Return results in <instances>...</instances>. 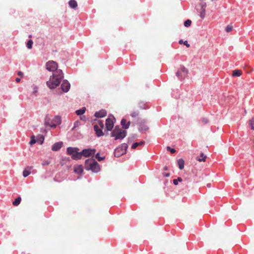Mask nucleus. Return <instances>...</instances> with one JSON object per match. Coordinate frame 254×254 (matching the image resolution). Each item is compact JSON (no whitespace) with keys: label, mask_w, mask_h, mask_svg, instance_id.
<instances>
[{"label":"nucleus","mask_w":254,"mask_h":254,"mask_svg":"<svg viewBox=\"0 0 254 254\" xmlns=\"http://www.w3.org/2000/svg\"><path fill=\"white\" fill-rule=\"evenodd\" d=\"M63 77L64 74L62 70H57L53 73V75L50 76L49 80L47 81V85L50 89H54L60 85Z\"/></svg>","instance_id":"obj_1"},{"label":"nucleus","mask_w":254,"mask_h":254,"mask_svg":"<svg viewBox=\"0 0 254 254\" xmlns=\"http://www.w3.org/2000/svg\"><path fill=\"white\" fill-rule=\"evenodd\" d=\"M85 168L86 170H90L93 173H98L100 171L99 164L95 161L87 159L85 162Z\"/></svg>","instance_id":"obj_2"},{"label":"nucleus","mask_w":254,"mask_h":254,"mask_svg":"<svg viewBox=\"0 0 254 254\" xmlns=\"http://www.w3.org/2000/svg\"><path fill=\"white\" fill-rule=\"evenodd\" d=\"M61 118L59 116H56L52 119H51L49 116H47L45 119V125L47 127L48 126L54 128L57 125L61 124Z\"/></svg>","instance_id":"obj_3"},{"label":"nucleus","mask_w":254,"mask_h":254,"mask_svg":"<svg viewBox=\"0 0 254 254\" xmlns=\"http://www.w3.org/2000/svg\"><path fill=\"white\" fill-rule=\"evenodd\" d=\"M127 135V131L123 130L119 127L116 126L111 133V136L116 140H122Z\"/></svg>","instance_id":"obj_4"},{"label":"nucleus","mask_w":254,"mask_h":254,"mask_svg":"<svg viewBox=\"0 0 254 254\" xmlns=\"http://www.w3.org/2000/svg\"><path fill=\"white\" fill-rule=\"evenodd\" d=\"M79 149L76 147H68L67 148V154L71 156L74 160L80 159V152Z\"/></svg>","instance_id":"obj_5"},{"label":"nucleus","mask_w":254,"mask_h":254,"mask_svg":"<svg viewBox=\"0 0 254 254\" xmlns=\"http://www.w3.org/2000/svg\"><path fill=\"white\" fill-rule=\"evenodd\" d=\"M127 145L126 143H123L121 146L118 147L115 149V156L119 157L126 153L127 148Z\"/></svg>","instance_id":"obj_6"},{"label":"nucleus","mask_w":254,"mask_h":254,"mask_svg":"<svg viewBox=\"0 0 254 254\" xmlns=\"http://www.w3.org/2000/svg\"><path fill=\"white\" fill-rule=\"evenodd\" d=\"M95 152L96 150L95 149H84L79 152L80 154V159H81L82 156H84L85 157L93 156L94 155Z\"/></svg>","instance_id":"obj_7"},{"label":"nucleus","mask_w":254,"mask_h":254,"mask_svg":"<svg viewBox=\"0 0 254 254\" xmlns=\"http://www.w3.org/2000/svg\"><path fill=\"white\" fill-rule=\"evenodd\" d=\"M58 66L57 63L53 61H50L46 64V69L50 71L53 72V73L55 72L56 70H59Z\"/></svg>","instance_id":"obj_8"},{"label":"nucleus","mask_w":254,"mask_h":254,"mask_svg":"<svg viewBox=\"0 0 254 254\" xmlns=\"http://www.w3.org/2000/svg\"><path fill=\"white\" fill-rule=\"evenodd\" d=\"M115 119L113 115H109L106 120V128L107 130H111L114 126Z\"/></svg>","instance_id":"obj_9"},{"label":"nucleus","mask_w":254,"mask_h":254,"mask_svg":"<svg viewBox=\"0 0 254 254\" xmlns=\"http://www.w3.org/2000/svg\"><path fill=\"white\" fill-rule=\"evenodd\" d=\"M187 73V69L184 66H182L180 70L177 72L176 75L179 78L181 79L186 76Z\"/></svg>","instance_id":"obj_10"},{"label":"nucleus","mask_w":254,"mask_h":254,"mask_svg":"<svg viewBox=\"0 0 254 254\" xmlns=\"http://www.w3.org/2000/svg\"><path fill=\"white\" fill-rule=\"evenodd\" d=\"M70 87V84L69 82L66 80H64L61 85V88L63 92H67L69 91Z\"/></svg>","instance_id":"obj_11"},{"label":"nucleus","mask_w":254,"mask_h":254,"mask_svg":"<svg viewBox=\"0 0 254 254\" xmlns=\"http://www.w3.org/2000/svg\"><path fill=\"white\" fill-rule=\"evenodd\" d=\"M63 145L62 141H59L54 143L52 146V150L54 151H57L60 150Z\"/></svg>","instance_id":"obj_12"},{"label":"nucleus","mask_w":254,"mask_h":254,"mask_svg":"<svg viewBox=\"0 0 254 254\" xmlns=\"http://www.w3.org/2000/svg\"><path fill=\"white\" fill-rule=\"evenodd\" d=\"M94 129L97 136L99 137L103 135V128L99 127L98 125H94Z\"/></svg>","instance_id":"obj_13"},{"label":"nucleus","mask_w":254,"mask_h":254,"mask_svg":"<svg viewBox=\"0 0 254 254\" xmlns=\"http://www.w3.org/2000/svg\"><path fill=\"white\" fill-rule=\"evenodd\" d=\"M107 115V112L105 110H101L98 112H95L94 116L96 118H103L106 116Z\"/></svg>","instance_id":"obj_14"},{"label":"nucleus","mask_w":254,"mask_h":254,"mask_svg":"<svg viewBox=\"0 0 254 254\" xmlns=\"http://www.w3.org/2000/svg\"><path fill=\"white\" fill-rule=\"evenodd\" d=\"M83 167L80 165H77L74 167V172L77 174H81L83 172Z\"/></svg>","instance_id":"obj_15"},{"label":"nucleus","mask_w":254,"mask_h":254,"mask_svg":"<svg viewBox=\"0 0 254 254\" xmlns=\"http://www.w3.org/2000/svg\"><path fill=\"white\" fill-rule=\"evenodd\" d=\"M121 123L124 129H127L129 127L130 124V122L129 121L127 122V120L125 119H123L121 121Z\"/></svg>","instance_id":"obj_16"},{"label":"nucleus","mask_w":254,"mask_h":254,"mask_svg":"<svg viewBox=\"0 0 254 254\" xmlns=\"http://www.w3.org/2000/svg\"><path fill=\"white\" fill-rule=\"evenodd\" d=\"M69 6L73 9H75L77 7V3L75 0H70L68 2Z\"/></svg>","instance_id":"obj_17"},{"label":"nucleus","mask_w":254,"mask_h":254,"mask_svg":"<svg viewBox=\"0 0 254 254\" xmlns=\"http://www.w3.org/2000/svg\"><path fill=\"white\" fill-rule=\"evenodd\" d=\"M86 110V108L84 107L78 109L75 111V113L77 116H81L83 115Z\"/></svg>","instance_id":"obj_18"},{"label":"nucleus","mask_w":254,"mask_h":254,"mask_svg":"<svg viewBox=\"0 0 254 254\" xmlns=\"http://www.w3.org/2000/svg\"><path fill=\"white\" fill-rule=\"evenodd\" d=\"M32 167H28L25 169L23 172V176L24 177H26L31 173V170Z\"/></svg>","instance_id":"obj_19"},{"label":"nucleus","mask_w":254,"mask_h":254,"mask_svg":"<svg viewBox=\"0 0 254 254\" xmlns=\"http://www.w3.org/2000/svg\"><path fill=\"white\" fill-rule=\"evenodd\" d=\"M177 164L180 170H182L184 168V161L183 159H179L177 161Z\"/></svg>","instance_id":"obj_20"},{"label":"nucleus","mask_w":254,"mask_h":254,"mask_svg":"<svg viewBox=\"0 0 254 254\" xmlns=\"http://www.w3.org/2000/svg\"><path fill=\"white\" fill-rule=\"evenodd\" d=\"M242 71L240 70L236 69L233 71V76H240L242 75Z\"/></svg>","instance_id":"obj_21"},{"label":"nucleus","mask_w":254,"mask_h":254,"mask_svg":"<svg viewBox=\"0 0 254 254\" xmlns=\"http://www.w3.org/2000/svg\"><path fill=\"white\" fill-rule=\"evenodd\" d=\"M144 143L145 142L144 141H141L139 142H135L132 145L131 148L135 149L137 146L143 145Z\"/></svg>","instance_id":"obj_22"},{"label":"nucleus","mask_w":254,"mask_h":254,"mask_svg":"<svg viewBox=\"0 0 254 254\" xmlns=\"http://www.w3.org/2000/svg\"><path fill=\"white\" fill-rule=\"evenodd\" d=\"M148 129L147 126L144 124H140L139 126V130L146 131Z\"/></svg>","instance_id":"obj_23"},{"label":"nucleus","mask_w":254,"mask_h":254,"mask_svg":"<svg viewBox=\"0 0 254 254\" xmlns=\"http://www.w3.org/2000/svg\"><path fill=\"white\" fill-rule=\"evenodd\" d=\"M21 200V199L20 197H17L15 199V200L13 202V203H12L13 205L14 206L18 205L20 203Z\"/></svg>","instance_id":"obj_24"},{"label":"nucleus","mask_w":254,"mask_h":254,"mask_svg":"<svg viewBox=\"0 0 254 254\" xmlns=\"http://www.w3.org/2000/svg\"><path fill=\"white\" fill-rule=\"evenodd\" d=\"M95 158L99 161H101L102 160H103L104 159H105V157L104 156H103V157H101L100 156V154L99 153H97V154H96L95 155Z\"/></svg>","instance_id":"obj_25"},{"label":"nucleus","mask_w":254,"mask_h":254,"mask_svg":"<svg viewBox=\"0 0 254 254\" xmlns=\"http://www.w3.org/2000/svg\"><path fill=\"white\" fill-rule=\"evenodd\" d=\"M206 158V156L204 155L203 153H201L200 156L199 158L197 159V160L199 162L204 161Z\"/></svg>","instance_id":"obj_26"},{"label":"nucleus","mask_w":254,"mask_h":254,"mask_svg":"<svg viewBox=\"0 0 254 254\" xmlns=\"http://www.w3.org/2000/svg\"><path fill=\"white\" fill-rule=\"evenodd\" d=\"M36 142V140L35 139V136L34 135L31 136V139L29 142V144L30 145H32Z\"/></svg>","instance_id":"obj_27"},{"label":"nucleus","mask_w":254,"mask_h":254,"mask_svg":"<svg viewBox=\"0 0 254 254\" xmlns=\"http://www.w3.org/2000/svg\"><path fill=\"white\" fill-rule=\"evenodd\" d=\"M249 125L251 129L254 130V118H252L249 122Z\"/></svg>","instance_id":"obj_28"},{"label":"nucleus","mask_w":254,"mask_h":254,"mask_svg":"<svg viewBox=\"0 0 254 254\" xmlns=\"http://www.w3.org/2000/svg\"><path fill=\"white\" fill-rule=\"evenodd\" d=\"M191 24V20L188 19L185 21L184 26L186 27H189L190 26Z\"/></svg>","instance_id":"obj_29"},{"label":"nucleus","mask_w":254,"mask_h":254,"mask_svg":"<svg viewBox=\"0 0 254 254\" xmlns=\"http://www.w3.org/2000/svg\"><path fill=\"white\" fill-rule=\"evenodd\" d=\"M183 181V180L181 178L179 177L177 179H174L173 180V183L175 185H177L178 184V182H181Z\"/></svg>","instance_id":"obj_30"},{"label":"nucleus","mask_w":254,"mask_h":254,"mask_svg":"<svg viewBox=\"0 0 254 254\" xmlns=\"http://www.w3.org/2000/svg\"><path fill=\"white\" fill-rule=\"evenodd\" d=\"M33 42L31 40H29L27 43V47L29 49H31L32 47Z\"/></svg>","instance_id":"obj_31"},{"label":"nucleus","mask_w":254,"mask_h":254,"mask_svg":"<svg viewBox=\"0 0 254 254\" xmlns=\"http://www.w3.org/2000/svg\"><path fill=\"white\" fill-rule=\"evenodd\" d=\"M205 15V9H201L199 16L201 18H204Z\"/></svg>","instance_id":"obj_32"},{"label":"nucleus","mask_w":254,"mask_h":254,"mask_svg":"<svg viewBox=\"0 0 254 254\" xmlns=\"http://www.w3.org/2000/svg\"><path fill=\"white\" fill-rule=\"evenodd\" d=\"M179 44H184V45H185L187 47H190V45L188 44V42L187 41H185V42H183V40H180L179 41Z\"/></svg>","instance_id":"obj_33"},{"label":"nucleus","mask_w":254,"mask_h":254,"mask_svg":"<svg viewBox=\"0 0 254 254\" xmlns=\"http://www.w3.org/2000/svg\"><path fill=\"white\" fill-rule=\"evenodd\" d=\"M139 107L140 109H145L146 108V105L144 102H140L139 103Z\"/></svg>","instance_id":"obj_34"},{"label":"nucleus","mask_w":254,"mask_h":254,"mask_svg":"<svg viewBox=\"0 0 254 254\" xmlns=\"http://www.w3.org/2000/svg\"><path fill=\"white\" fill-rule=\"evenodd\" d=\"M138 115V112L134 111L130 114V116L132 118H135Z\"/></svg>","instance_id":"obj_35"},{"label":"nucleus","mask_w":254,"mask_h":254,"mask_svg":"<svg viewBox=\"0 0 254 254\" xmlns=\"http://www.w3.org/2000/svg\"><path fill=\"white\" fill-rule=\"evenodd\" d=\"M97 122H98V124L97 125H98L99 127L103 128V127H104L103 122L100 120H98Z\"/></svg>","instance_id":"obj_36"},{"label":"nucleus","mask_w":254,"mask_h":254,"mask_svg":"<svg viewBox=\"0 0 254 254\" xmlns=\"http://www.w3.org/2000/svg\"><path fill=\"white\" fill-rule=\"evenodd\" d=\"M80 125V122L78 121H76L74 123V126L73 128H72L73 130L76 127H78Z\"/></svg>","instance_id":"obj_37"},{"label":"nucleus","mask_w":254,"mask_h":254,"mask_svg":"<svg viewBox=\"0 0 254 254\" xmlns=\"http://www.w3.org/2000/svg\"><path fill=\"white\" fill-rule=\"evenodd\" d=\"M167 150L171 152V153H174L176 152V150L174 148H171L170 146L167 147Z\"/></svg>","instance_id":"obj_38"},{"label":"nucleus","mask_w":254,"mask_h":254,"mask_svg":"<svg viewBox=\"0 0 254 254\" xmlns=\"http://www.w3.org/2000/svg\"><path fill=\"white\" fill-rule=\"evenodd\" d=\"M232 26L230 25H228L226 28V31L227 32H230L232 30Z\"/></svg>","instance_id":"obj_39"},{"label":"nucleus","mask_w":254,"mask_h":254,"mask_svg":"<svg viewBox=\"0 0 254 254\" xmlns=\"http://www.w3.org/2000/svg\"><path fill=\"white\" fill-rule=\"evenodd\" d=\"M80 119L83 121H86L87 118L85 116H80Z\"/></svg>","instance_id":"obj_40"},{"label":"nucleus","mask_w":254,"mask_h":254,"mask_svg":"<svg viewBox=\"0 0 254 254\" xmlns=\"http://www.w3.org/2000/svg\"><path fill=\"white\" fill-rule=\"evenodd\" d=\"M33 92L34 93H36L38 91V87L37 86H34L33 87Z\"/></svg>","instance_id":"obj_41"},{"label":"nucleus","mask_w":254,"mask_h":254,"mask_svg":"<svg viewBox=\"0 0 254 254\" xmlns=\"http://www.w3.org/2000/svg\"><path fill=\"white\" fill-rule=\"evenodd\" d=\"M201 6L202 9H205L206 6V3L205 2L201 3Z\"/></svg>","instance_id":"obj_42"},{"label":"nucleus","mask_w":254,"mask_h":254,"mask_svg":"<svg viewBox=\"0 0 254 254\" xmlns=\"http://www.w3.org/2000/svg\"><path fill=\"white\" fill-rule=\"evenodd\" d=\"M202 122L204 124H207L208 123V120L207 119H203Z\"/></svg>","instance_id":"obj_43"},{"label":"nucleus","mask_w":254,"mask_h":254,"mask_svg":"<svg viewBox=\"0 0 254 254\" xmlns=\"http://www.w3.org/2000/svg\"><path fill=\"white\" fill-rule=\"evenodd\" d=\"M170 176V174L169 173H166L164 175V176L165 177H168Z\"/></svg>","instance_id":"obj_44"},{"label":"nucleus","mask_w":254,"mask_h":254,"mask_svg":"<svg viewBox=\"0 0 254 254\" xmlns=\"http://www.w3.org/2000/svg\"><path fill=\"white\" fill-rule=\"evenodd\" d=\"M15 81H16V82H20V78H16V79H15Z\"/></svg>","instance_id":"obj_45"},{"label":"nucleus","mask_w":254,"mask_h":254,"mask_svg":"<svg viewBox=\"0 0 254 254\" xmlns=\"http://www.w3.org/2000/svg\"><path fill=\"white\" fill-rule=\"evenodd\" d=\"M18 74L19 75H22L23 74L22 72L21 71H19L18 73Z\"/></svg>","instance_id":"obj_46"},{"label":"nucleus","mask_w":254,"mask_h":254,"mask_svg":"<svg viewBox=\"0 0 254 254\" xmlns=\"http://www.w3.org/2000/svg\"><path fill=\"white\" fill-rule=\"evenodd\" d=\"M48 164H49V163H48V162H46V163H43V165H48Z\"/></svg>","instance_id":"obj_47"},{"label":"nucleus","mask_w":254,"mask_h":254,"mask_svg":"<svg viewBox=\"0 0 254 254\" xmlns=\"http://www.w3.org/2000/svg\"><path fill=\"white\" fill-rule=\"evenodd\" d=\"M43 140H44V138L42 137V141H41V144L43 143Z\"/></svg>","instance_id":"obj_48"}]
</instances>
